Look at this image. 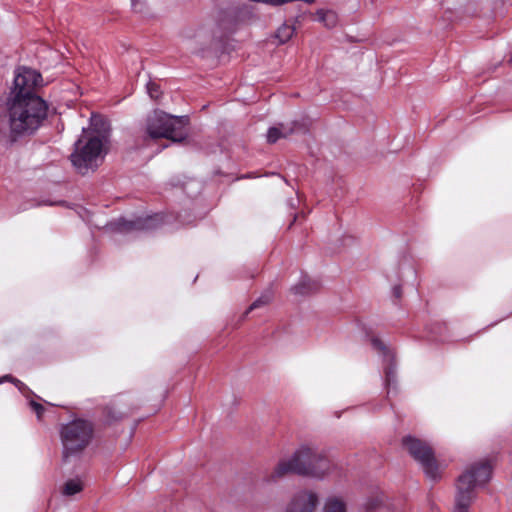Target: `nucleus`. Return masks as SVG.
I'll use <instances>...</instances> for the list:
<instances>
[{"instance_id": "obj_1", "label": "nucleus", "mask_w": 512, "mask_h": 512, "mask_svg": "<svg viewBox=\"0 0 512 512\" xmlns=\"http://www.w3.org/2000/svg\"><path fill=\"white\" fill-rule=\"evenodd\" d=\"M7 107L12 142L34 135L48 117V103L41 97L8 98Z\"/></svg>"}, {"instance_id": "obj_2", "label": "nucleus", "mask_w": 512, "mask_h": 512, "mask_svg": "<svg viewBox=\"0 0 512 512\" xmlns=\"http://www.w3.org/2000/svg\"><path fill=\"white\" fill-rule=\"evenodd\" d=\"M109 127L100 116H92L90 128L82 129V136L75 143V150L71 154V161L81 174L89 170L94 171L103 158L104 146L108 142Z\"/></svg>"}, {"instance_id": "obj_3", "label": "nucleus", "mask_w": 512, "mask_h": 512, "mask_svg": "<svg viewBox=\"0 0 512 512\" xmlns=\"http://www.w3.org/2000/svg\"><path fill=\"white\" fill-rule=\"evenodd\" d=\"M332 469L333 464L324 450L302 445L289 458L279 461L269 481H276L289 473L322 479Z\"/></svg>"}, {"instance_id": "obj_4", "label": "nucleus", "mask_w": 512, "mask_h": 512, "mask_svg": "<svg viewBox=\"0 0 512 512\" xmlns=\"http://www.w3.org/2000/svg\"><path fill=\"white\" fill-rule=\"evenodd\" d=\"M492 475L488 461L470 465L459 477L456 484L455 507L453 512H468L477 487L484 486Z\"/></svg>"}, {"instance_id": "obj_5", "label": "nucleus", "mask_w": 512, "mask_h": 512, "mask_svg": "<svg viewBox=\"0 0 512 512\" xmlns=\"http://www.w3.org/2000/svg\"><path fill=\"white\" fill-rule=\"evenodd\" d=\"M93 437V425L83 419H74L63 424L60 429V438L63 448V461L78 457L89 445Z\"/></svg>"}, {"instance_id": "obj_6", "label": "nucleus", "mask_w": 512, "mask_h": 512, "mask_svg": "<svg viewBox=\"0 0 512 512\" xmlns=\"http://www.w3.org/2000/svg\"><path fill=\"white\" fill-rule=\"evenodd\" d=\"M186 117H178L163 111H154L147 119L146 130L153 138H166L173 142H181L186 137Z\"/></svg>"}, {"instance_id": "obj_7", "label": "nucleus", "mask_w": 512, "mask_h": 512, "mask_svg": "<svg viewBox=\"0 0 512 512\" xmlns=\"http://www.w3.org/2000/svg\"><path fill=\"white\" fill-rule=\"evenodd\" d=\"M403 444L410 455L421 465L429 479L437 480L440 477L439 467L430 446L411 436L404 438Z\"/></svg>"}, {"instance_id": "obj_8", "label": "nucleus", "mask_w": 512, "mask_h": 512, "mask_svg": "<svg viewBox=\"0 0 512 512\" xmlns=\"http://www.w3.org/2000/svg\"><path fill=\"white\" fill-rule=\"evenodd\" d=\"M42 77L36 70L21 67L15 72L13 86L8 98L39 97L34 89L40 85Z\"/></svg>"}, {"instance_id": "obj_9", "label": "nucleus", "mask_w": 512, "mask_h": 512, "mask_svg": "<svg viewBox=\"0 0 512 512\" xmlns=\"http://www.w3.org/2000/svg\"><path fill=\"white\" fill-rule=\"evenodd\" d=\"M163 217L160 214H154L146 217H136L133 220L119 218L110 222L107 227L111 231L119 233H127L131 231H150L161 226Z\"/></svg>"}, {"instance_id": "obj_10", "label": "nucleus", "mask_w": 512, "mask_h": 512, "mask_svg": "<svg viewBox=\"0 0 512 512\" xmlns=\"http://www.w3.org/2000/svg\"><path fill=\"white\" fill-rule=\"evenodd\" d=\"M318 504L319 498L315 492L301 490L291 497L284 512H314Z\"/></svg>"}, {"instance_id": "obj_11", "label": "nucleus", "mask_w": 512, "mask_h": 512, "mask_svg": "<svg viewBox=\"0 0 512 512\" xmlns=\"http://www.w3.org/2000/svg\"><path fill=\"white\" fill-rule=\"evenodd\" d=\"M372 346L375 350L378 351L380 356H382L383 361L386 362V366L384 368L385 372V385L388 389V394L391 392V388L396 383L395 376V367L393 365L394 353L393 351L385 345V343L379 338H372L371 340Z\"/></svg>"}, {"instance_id": "obj_12", "label": "nucleus", "mask_w": 512, "mask_h": 512, "mask_svg": "<svg viewBox=\"0 0 512 512\" xmlns=\"http://www.w3.org/2000/svg\"><path fill=\"white\" fill-rule=\"evenodd\" d=\"M308 131V123L306 120L293 121L290 124H280L279 126L270 127L267 132V142L275 143L280 138H286L294 133Z\"/></svg>"}, {"instance_id": "obj_13", "label": "nucleus", "mask_w": 512, "mask_h": 512, "mask_svg": "<svg viewBox=\"0 0 512 512\" xmlns=\"http://www.w3.org/2000/svg\"><path fill=\"white\" fill-rule=\"evenodd\" d=\"M319 288L317 281L311 280L308 276H302L300 281L291 288L295 295L306 296Z\"/></svg>"}, {"instance_id": "obj_14", "label": "nucleus", "mask_w": 512, "mask_h": 512, "mask_svg": "<svg viewBox=\"0 0 512 512\" xmlns=\"http://www.w3.org/2000/svg\"><path fill=\"white\" fill-rule=\"evenodd\" d=\"M295 33V27L291 24H282L275 32V38L279 44H285L288 42Z\"/></svg>"}, {"instance_id": "obj_15", "label": "nucleus", "mask_w": 512, "mask_h": 512, "mask_svg": "<svg viewBox=\"0 0 512 512\" xmlns=\"http://www.w3.org/2000/svg\"><path fill=\"white\" fill-rule=\"evenodd\" d=\"M318 20L322 22L326 27L333 28L338 21L337 14L331 10H318Z\"/></svg>"}, {"instance_id": "obj_16", "label": "nucleus", "mask_w": 512, "mask_h": 512, "mask_svg": "<svg viewBox=\"0 0 512 512\" xmlns=\"http://www.w3.org/2000/svg\"><path fill=\"white\" fill-rule=\"evenodd\" d=\"M83 489V483L80 479H70L68 480L63 489V494L66 496H73Z\"/></svg>"}, {"instance_id": "obj_17", "label": "nucleus", "mask_w": 512, "mask_h": 512, "mask_svg": "<svg viewBox=\"0 0 512 512\" xmlns=\"http://www.w3.org/2000/svg\"><path fill=\"white\" fill-rule=\"evenodd\" d=\"M324 512H346V507L341 500L329 498L325 503Z\"/></svg>"}, {"instance_id": "obj_18", "label": "nucleus", "mask_w": 512, "mask_h": 512, "mask_svg": "<svg viewBox=\"0 0 512 512\" xmlns=\"http://www.w3.org/2000/svg\"><path fill=\"white\" fill-rule=\"evenodd\" d=\"M273 298V294L272 292L270 291H267L265 293H263L259 298H257L248 308V310L246 311V314L252 310H255L257 308H260L262 306H265L267 305L268 303H270V301L272 300Z\"/></svg>"}, {"instance_id": "obj_19", "label": "nucleus", "mask_w": 512, "mask_h": 512, "mask_svg": "<svg viewBox=\"0 0 512 512\" xmlns=\"http://www.w3.org/2000/svg\"><path fill=\"white\" fill-rule=\"evenodd\" d=\"M147 92L152 99L156 100L161 94L160 86L155 82L149 81L147 83Z\"/></svg>"}, {"instance_id": "obj_20", "label": "nucleus", "mask_w": 512, "mask_h": 512, "mask_svg": "<svg viewBox=\"0 0 512 512\" xmlns=\"http://www.w3.org/2000/svg\"><path fill=\"white\" fill-rule=\"evenodd\" d=\"M30 406L36 413L38 419H41L43 412H44V407L36 401H30Z\"/></svg>"}, {"instance_id": "obj_21", "label": "nucleus", "mask_w": 512, "mask_h": 512, "mask_svg": "<svg viewBox=\"0 0 512 512\" xmlns=\"http://www.w3.org/2000/svg\"><path fill=\"white\" fill-rule=\"evenodd\" d=\"M393 294L396 298H400L402 295V289L401 286L397 285L393 287Z\"/></svg>"}, {"instance_id": "obj_22", "label": "nucleus", "mask_w": 512, "mask_h": 512, "mask_svg": "<svg viewBox=\"0 0 512 512\" xmlns=\"http://www.w3.org/2000/svg\"><path fill=\"white\" fill-rule=\"evenodd\" d=\"M250 10H251V8L245 4L240 8V11L241 12L243 11V13H251Z\"/></svg>"}, {"instance_id": "obj_23", "label": "nucleus", "mask_w": 512, "mask_h": 512, "mask_svg": "<svg viewBox=\"0 0 512 512\" xmlns=\"http://www.w3.org/2000/svg\"><path fill=\"white\" fill-rule=\"evenodd\" d=\"M12 379L10 376H3L0 377V384L3 383L5 380Z\"/></svg>"}, {"instance_id": "obj_24", "label": "nucleus", "mask_w": 512, "mask_h": 512, "mask_svg": "<svg viewBox=\"0 0 512 512\" xmlns=\"http://www.w3.org/2000/svg\"><path fill=\"white\" fill-rule=\"evenodd\" d=\"M13 381L15 382L16 386H18L19 388H20V386L24 385L20 380L15 379Z\"/></svg>"}]
</instances>
